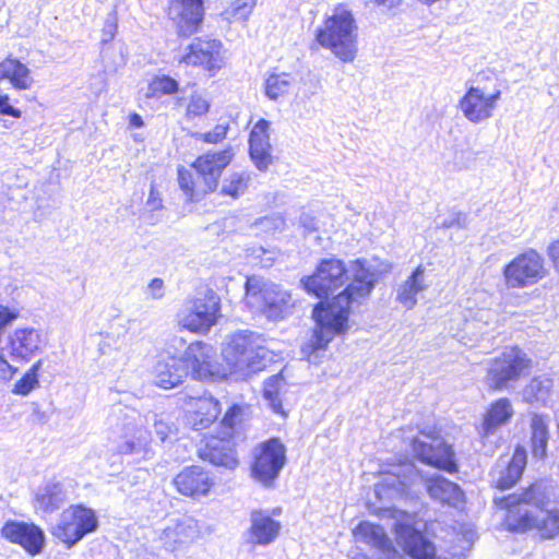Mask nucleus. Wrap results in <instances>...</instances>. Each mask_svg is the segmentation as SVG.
Here are the masks:
<instances>
[{"label":"nucleus","mask_w":559,"mask_h":559,"mask_svg":"<svg viewBox=\"0 0 559 559\" xmlns=\"http://www.w3.org/2000/svg\"><path fill=\"white\" fill-rule=\"evenodd\" d=\"M38 385V377H34L28 372L14 384L13 393L20 395H27L33 389Z\"/></svg>","instance_id":"obj_45"},{"label":"nucleus","mask_w":559,"mask_h":559,"mask_svg":"<svg viewBox=\"0 0 559 559\" xmlns=\"http://www.w3.org/2000/svg\"><path fill=\"white\" fill-rule=\"evenodd\" d=\"M116 31H117L116 19H115V16H111L106 21V23L104 25L102 41L103 43L110 41L115 37Z\"/></svg>","instance_id":"obj_52"},{"label":"nucleus","mask_w":559,"mask_h":559,"mask_svg":"<svg viewBox=\"0 0 559 559\" xmlns=\"http://www.w3.org/2000/svg\"><path fill=\"white\" fill-rule=\"evenodd\" d=\"M188 421L194 430L209 428L222 412L219 402L210 394L190 397Z\"/></svg>","instance_id":"obj_29"},{"label":"nucleus","mask_w":559,"mask_h":559,"mask_svg":"<svg viewBox=\"0 0 559 559\" xmlns=\"http://www.w3.org/2000/svg\"><path fill=\"white\" fill-rule=\"evenodd\" d=\"M188 66L202 67L215 75L224 64L222 43L216 39L194 38L179 60Z\"/></svg>","instance_id":"obj_17"},{"label":"nucleus","mask_w":559,"mask_h":559,"mask_svg":"<svg viewBox=\"0 0 559 559\" xmlns=\"http://www.w3.org/2000/svg\"><path fill=\"white\" fill-rule=\"evenodd\" d=\"M356 29L352 12L344 7H337L316 31V39L343 62H352L357 55Z\"/></svg>","instance_id":"obj_7"},{"label":"nucleus","mask_w":559,"mask_h":559,"mask_svg":"<svg viewBox=\"0 0 559 559\" xmlns=\"http://www.w3.org/2000/svg\"><path fill=\"white\" fill-rule=\"evenodd\" d=\"M532 369V359L518 346L506 348L489 362L487 380L497 391L509 390Z\"/></svg>","instance_id":"obj_9"},{"label":"nucleus","mask_w":559,"mask_h":559,"mask_svg":"<svg viewBox=\"0 0 559 559\" xmlns=\"http://www.w3.org/2000/svg\"><path fill=\"white\" fill-rule=\"evenodd\" d=\"M500 97V90L491 95H485L480 87L471 86L460 100L459 108L468 121L480 123L491 118Z\"/></svg>","instance_id":"obj_19"},{"label":"nucleus","mask_w":559,"mask_h":559,"mask_svg":"<svg viewBox=\"0 0 559 559\" xmlns=\"http://www.w3.org/2000/svg\"><path fill=\"white\" fill-rule=\"evenodd\" d=\"M147 205L152 211H157L163 206L162 199L159 198L158 192L155 191L153 186L151 187L150 195L147 199Z\"/></svg>","instance_id":"obj_55"},{"label":"nucleus","mask_w":559,"mask_h":559,"mask_svg":"<svg viewBox=\"0 0 559 559\" xmlns=\"http://www.w3.org/2000/svg\"><path fill=\"white\" fill-rule=\"evenodd\" d=\"M173 484L182 496L199 499L207 496L214 480L204 468L193 465L177 474Z\"/></svg>","instance_id":"obj_23"},{"label":"nucleus","mask_w":559,"mask_h":559,"mask_svg":"<svg viewBox=\"0 0 559 559\" xmlns=\"http://www.w3.org/2000/svg\"><path fill=\"white\" fill-rule=\"evenodd\" d=\"M527 463V453L523 447H516L512 456H500L492 472V481L499 489H508L521 478Z\"/></svg>","instance_id":"obj_22"},{"label":"nucleus","mask_w":559,"mask_h":559,"mask_svg":"<svg viewBox=\"0 0 559 559\" xmlns=\"http://www.w3.org/2000/svg\"><path fill=\"white\" fill-rule=\"evenodd\" d=\"M270 122L260 119L252 128L249 136L250 156L259 170H266L272 164V145L270 143Z\"/></svg>","instance_id":"obj_27"},{"label":"nucleus","mask_w":559,"mask_h":559,"mask_svg":"<svg viewBox=\"0 0 559 559\" xmlns=\"http://www.w3.org/2000/svg\"><path fill=\"white\" fill-rule=\"evenodd\" d=\"M286 452L285 444L278 438L259 443L252 451V477L265 487L272 486L286 464Z\"/></svg>","instance_id":"obj_11"},{"label":"nucleus","mask_w":559,"mask_h":559,"mask_svg":"<svg viewBox=\"0 0 559 559\" xmlns=\"http://www.w3.org/2000/svg\"><path fill=\"white\" fill-rule=\"evenodd\" d=\"M548 254L554 263L555 269L559 272V240L554 241L548 247Z\"/></svg>","instance_id":"obj_56"},{"label":"nucleus","mask_w":559,"mask_h":559,"mask_svg":"<svg viewBox=\"0 0 559 559\" xmlns=\"http://www.w3.org/2000/svg\"><path fill=\"white\" fill-rule=\"evenodd\" d=\"M414 455L421 462L448 473H455L457 464L452 447L436 432H420L412 440Z\"/></svg>","instance_id":"obj_14"},{"label":"nucleus","mask_w":559,"mask_h":559,"mask_svg":"<svg viewBox=\"0 0 559 559\" xmlns=\"http://www.w3.org/2000/svg\"><path fill=\"white\" fill-rule=\"evenodd\" d=\"M67 500L63 485L59 481L49 480L38 487L35 492V508L46 513L58 510Z\"/></svg>","instance_id":"obj_33"},{"label":"nucleus","mask_w":559,"mask_h":559,"mask_svg":"<svg viewBox=\"0 0 559 559\" xmlns=\"http://www.w3.org/2000/svg\"><path fill=\"white\" fill-rule=\"evenodd\" d=\"M45 346L43 333L34 328L15 329L8 337L9 355L15 361H29Z\"/></svg>","instance_id":"obj_21"},{"label":"nucleus","mask_w":559,"mask_h":559,"mask_svg":"<svg viewBox=\"0 0 559 559\" xmlns=\"http://www.w3.org/2000/svg\"><path fill=\"white\" fill-rule=\"evenodd\" d=\"M425 271L424 266L418 265L396 289V301L407 310L413 309L417 305L418 296L429 287Z\"/></svg>","instance_id":"obj_31"},{"label":"nucleus","mask_w":559,"mask_h":559,"mask_svg":"<svg viewBox=\"0 0 559 559\" xmlns=\"http://www.w3.org/2000/svg\"><path fill=\"white\" fill-rule=\"evenodd\" d=\"M168 348H167V356H176L180 352H185V349L188 347L186 346V341L180 336H173L168 341Z\"/></svg>","instance_id":"obj_51"},{"label":"nucleus","mask_w":559,"mask_h":559,"mask_svg":"<svg viewBox=\"0 0 559 559\" xmlns=\"http://www.w3.org/2000/svg\"><path fill=\"white\" fill-rule=\"evenodd\" d=\"M246 296L250 306L272 319L283 316L290 298L286 292L280 289L275 284L264 283L257 276L247 280Z\"/></svg>","instance_id":"obj_15"},{"label":"nucleus","mask_w":559,"mask_h":559,"mask_svg":"<svg viewBox=\"0 0 559 559\" xmlns=\"http://www.w3.org/2000/svg\"><path fill=\"white\" fill-rule=\"evenodd\" d=\"M17 368L10 365L2 355H0V379H10Z\"/></svg>","instance_id":"obj_53"},{"label":"nucleus","mask_w":559,"mask_h":559,"mask_svg":"<svg viewBox=\"0 0 559 559\" xmlns=\"http://www.w3.org/2000/svg\"><path fill=\"white\" fill-rule=\"evenodd\" d=\"M145 294L153 299L163 298L165 295L164 281L159 277L151 280V282L146 286Z\"/></svg>","instance_id":"obj_47"},{"label":"nucleus","mask_w":559,"mask_h":559,"mask_svg":"<svg viewBox=\"0 0 559 559\" xmlns=\"http://www.w3.org/2000/svg\"><path fill=\"white\" fill-rule=\"evenodd\" d=\"M283 385L284 378L282 373L274 374L264 382V399L269 401L272 409L275 413H283L282 402L280 400V393Z\"/></svg>","instance_id":"obj_39"},{"label":"nucleus","mask_w":559,"mask_h":559,"mask_svg":"<svg viewBox=\"0 0 559 559\" xmlns=\"http://www.w3.org/2000/svg\"><path fill=\"white\" fill-rule=\"evenodd\" d=\"M352 559H369L365 554L357 552L355 554Z\"/></svg>","instance_id":"obj_60"},{"label":"nucleus","mask_w":559,"mask_h":559,"mask_svg":"<svg viewBox=\"0 0 559 559\" xmlns=\"http://www.w3.org/2000/svg\"><path fill=\"white\" fill-rule=\"evenodd\" d=\"M179 85L178 82L168 76V75H159L155 76L148 84L147 96L148 97H158L162 95H171L178 92Z\"/></svg>","instance_id":"obj_40"},{"label":"nucleus","mask_w":559,"mask_h":559,"mask_svg":"<svg viewBox=\"0 0 559 559\" xmlns=\"http://www.w3.org/2000/svg\"><path fill=\"white\" fill-rule=\"evenodd\" d=\"M219 311V297L212 289H205L185 300L177 313V321L190 332L207 333L216 324Z\"/></svg>","instance_id":"obj_8"},{"label":"nucleus","mask_w":559,"mask_h":559,"mask_svg":"<svg viewBox=\"0 0 559 559\" xmlns=\"http://www.w3.org/2000/svg\"><path fill=\"white\" fill-rule=\"evenodd\" d=\"M257 0H235L231 9V16L238 20H247Z\"/></svg>","instance_id":"obj_44"},{"label":"nucleus","mask_w":559,"mask_h":559,"mask_svg":"<svg viewBox=\"0 0 559 559\" xmlns=\"http://www.w3.org/2000/svg\"><path fill=\"white\" fill-rule=\"evenodd\" d=\"M552 386L551 378L534 377L522 391L523 401L531 405L545 406L550 399Z\"/></svg>","instance_id":"obj_36"},{"label":"nucleus","mask_w":559,"mask_h":559,"mask_svg":"<svg viewBox=\"0 0 559 559\" xmlns=\"http://www.w3.org/2000/svg\"><path fill=\"white\" fill-rule=\"evenodd\" d=\"M154 382L163 389L179 385L188 377V369L176 356H165L157 360L153 368Z\"/></svg>","instance_id":"obj_30"},{"label":"nucleus","mask_w":559,"mask_h":559,"mask_svg":"<svg viewBox=\"0 0 559 559\" xmlns=\"http://www.w3.org/2000/svg\"><path fill=\"white\" fill-rule=\"evenodd\" d=\"M285 218L280 214L264 216L255 221L254 226L265 234H275L285 228Z\"/></svg>","instance_id":"obj_42"},{"label":"nucleus","mask_w":559,"mask_h":559,"mask_svg":"<svg viewBox=\"0 0 559 559\" xmlns=\"http://www.w3.org/2000/svg\"><path fill=\"white\" fill-rule=\"evenodd\" d=\"M423 481L432 500L454 508L463 503L464 493L457 484L441 475L424 479L414 463L408 461L394 464L390 469L381 472L380 480L374 485V492L381 500L407 497L415 493Z\"/></svg>","instance_id":"obj_3"},{"label":"nucleus","mask_w":559,"mask_h":559,"mask_svg":"<svg viewBox=\"0 0 559 559\" xmlns=\"http://www.w3.org/2000/svg\"><path fill=\"white\" fill-rule=\"evenodd\" d=\"M300 224L305 228L307 233H312L318 229V224L314 217L307 213H302L300 215Z\"/></svg>","instance_id":"obj_54"},{"label":"nucleus","mask_w":559,"mask_h":559,"mask_svg":"<svg viewBox=\"0 0 559 559\" xmlns=\"http://www.w3.org/2000/svg\"><path fill=\"white\" fill-rule=\"evenodd\" d=\"M354 535L357 540L370 545L378 550L383 559H397L400 552L394 547L392 540L386 535L384 528L371 522H361L355 530Z\"/></svg>","instance_id":"obj_26"},{"label":"nucleus","mask_w":559,"mask_h":559,"mask_svg":"<svg viewBox=\"0 0 559 559\" xmlns=\"http://www.w3.org/2000/svg\"><path fill=\"white\" fill-rule=\"evenodd\" d=\"M111 421H120L126 431V440L118 445L120 454H142L144 459L151 454V432L144 424L153 423L156 436L165 441L171 430L169 424L157 414L142 417L141 414L128 406H116L110 414Z\"/></svg>","instance_id":"obj_4"},{"label":"nucleus","mask_w":559,"mask_h":559,"mask_svg":"<svg viewBox=\"0 0 559 559\" xmlns=\"http://www.w3.org/2000/svg\"><path fill=\"white\" fill-rule=\"evenodd\" d=\"M222 354L230 372L243 379L263 370L273 360V353L265 346V340L247 331L234 334Z\"/></svg>","instance_id":"obj_5"},{"label":"nucleus","mask_w":559,"mask_h":559,"mask_svg":"<svg viewBox=\"0 0 559 559\" xmlns=\"http://www.w3.org/2000/svg\"><path fill=\"white\" fill-rule=\"evenodd\" d=\"M281 527V523L264 511H252L247 542L252 546H267L277 538Z\"/></svg>","instance_id":"obj_28"},{"label":"nucleus","mask_w":559,"mask_h":559,"mask_svg":"<svg viewBox=\"0 0 559 559\" xmlns=\"http://www.w3.org/2000/svg\"><path fill=\"white\" fill-rule=\"evenodd\" d=\"M233 156V150L227 147L218 152H207L198 157L192 165L197 171V178H193L189 170L180 167L178 169V182L187 198L190 201H195L214 191L218 186V179L223 170L231 162Z\"/></svg>","instance_id":"obj_6"},{"label":"nucleus","mask_w":559,"mask_h":559,"mask_svg":"<svg viewBox=\"0 0 559 559\" xmlns=\"http://www.w3.org/2000/svg\"><path fill=\"white\" fill-rule=\"evenodd\" d=\"M1 80H9L16 90H28L34 83L29 69L13 58H8L0 62Z\"/></svg>","instance_id":"obj_34"},{"label":"nucleus","mask_w":559,"mask_h":559,"mask_svg":"<svg viewBox=\"0 0 559 559\" xmlns=\"http://www.w3.org/2000/svg\"><path fill=\"white\" fill-rule=\"evenodd\" d=\"M559 489L552 479H539L521 492L496 498L495 503L507 510L504 524L508 531L523 533L537 530L543 538L559 534Z\"/></svg>","instance_id":"obj_2"},{"label":"nucleus","mask_w":559,"mask_h":559,"mask_svg":"<svg viewBox=\"0 0 559 559\" xmlns=\"http://www.w3.org/2000/svg\"><path fill=\"white\" fill-rule=\"evenodd\" d=\"M213 348L203 342H193L188 345L183 354L178 357L187 366L188 374L198 380H212L218 378V372L212 361Z\"/></svg>","instance_id":"obj_20"},{"label":"nucleus","mask_w":559,"mask_h":559,"mask_svg":"<svg viewBox=\"0 0 559 559\" xmlns=\"http://www.w3.org/2000/svg\"><path fill=\"white\" fill-rule=\"evenodd\" d=\"M0 533L3 538L20 545L31 556L39 555L45 547V533L34 523L8 521Z\"/></svg>","instance_id":"obj_18"},{"label":"nucleus","mask_w":559,"mask_h":559,"mask_svg":"<svg viewBox=\"0 0 559 559\" xmlns=\"http://www.w3.org/2000/svg\"><path fill=\"white\" fill-rule=\"evenodd\" d=\"M514 415V408L511 401L501 397L491 403L484 415L480 435L483 438L495 433L500 427L507 425Z\"/></svg>","instance_id":"obj_32"},{"label":"nucleus","mask_w":559,"mask_h":559,"mask_svg":"<svg viewBox=\"0 0 559 559\" xmlns=\"http://www.w3.org/2000/svg\"><path fill=\"white\" fill-rule=\"evenodd\" d=\"M199 455L203 461H209L215 466L233 469L238 465L235 444L230 438L225 436L210 437L199 449Z\"/></svg>","instance_id":"obj_25"},{"label":"nucleus","mask_w":559,"mask_h":559,"mask_svg":"<svg viewBox=\"0 0 559 559\" xmlns=\"http://www.w3.org/2000/svg\"><path fill=\"white\" fill-rule=\"evenodd\" d=\"M129 121L130 124L134 128H141L144 124L142 117L135 112L130 115Z\"/></svg>","instance_id":"obj_57"},{"label":"nucleus","mask_w":559,"mask_h":559,"mask_svg":"<svg viewBox=\"0 0 559 559\" xmlns=\"http://www.w3.org/2000/svg\"><path fill=\"white\" fill-rule=\"evenodd\" d=\"M203 0H174L169 7V16L176 23L181 35L197 32L203 21Z\"/></svg>","instance_id":"obj_24"},{"label":"nucleus","mask_w":559,"mask_h":559,"mask_svg":"<svg viewBox=\"0 0 559 559\" xmlns=\"http://www.w3.org/2000/svg\"><path fill=\"white\" fill-rule=\"evenodd\" d=\"M439 226L442 228H451V227H459V228H465L466 227V215L462 213H455L451 217L443 219L441 223H439Z\"/></svg>","instance_id":"obj_50"},{"label":"nucleus","mask_w":559,"mask_h":559,"mask_svg":"<svg viewBox=\"0 0 559 559\" xmlns=\"http://www.w3.org/2000/svg\"><path fill=\"white\" fill-rule=\"evenodd\" d=\"M400 0H376L378 4L392 8L399 3Z\"/></svg>","instance_id":"obj_59"},{"label":"nucleus","mask_w":559,"mask_h":559,"mask_svg":"<svg viewBox=\"0 0 559 559\" xmlns=\"http://www.w3.org/2000/svg\"><path fill=\"white\" fill-rule=\"evenodd\" d=\"M227 127L218 124L212 131L199 133L198 139H202L206 143H217L226 138Z\"/></svg>","instance_id":"obj_46"},{"label":"nucleus","mask_w":559,"mask_h":559,"mask_svg":"<svg viewBox=\"0 0 559 559\" xmlns=\"http://www.w3.org/2000/svg\"><path fill=\"white\" fill-rule=\"evenodd\" d=\"M242 420V407L239 405L230 406L225 413L221 426L223 436L230 438L237 424Z\"/></svg>","instance_id":"obj_41"},{"label":"nucleus","mask_w":559,"mask_h":559,"mask_svg":"<svg viewBox=\"0 0 559 559\" xmlns=\"http://www.w3.org/2000/svg\"><path fill=\"white\" fill-rule=\"evenodd\" d=\"M399 513L400 519L393 525L396 542L412 559H448L444 555L438 554L435 543L415 527L411 514Z\"/></svg>","instance_id":"obj_12"},{"label":"nucleus","mask_w":559,"mask_h":559,"mask_svg":"<svg viewBox=\"0 0 559 559\" xmlns=\"http://www.w3.org/2000/svg\"><path fill=\"white\" fill-rule=\"evenodd\" d=\"M350 277L352 282L343 292L331 301H321L313 308L316 329L309 341L301 346L302 358L311 364H320L328 344L346 331L352 306L371 294L377 275L362 260L353 261L347 267L343 260L331 257L322 259L311 275L300 280L308 294L325 299Z\"/></svg>","instance_id":"obj_1"},{"label":"nucleus","mask_w":559,"mask_h":559,"mask_svg":"<svg viewBox=\"0 0 559 559\" xmlns=\"http://www.w3.org/2000/svg\"><path fill=\"white\" fill-rule=\"evenodd\" d=\"M250 181L251 176L248 173H233L224 179L221 193L237 199L247 191Z\"/></svg>","instance_id":"obj_38"},{"label":"nucleus","mask_w":559,"mask_h":559,"mask_svg":"<svg viewBox=\"0 0 559 559\" xmlns=\"http://www.w3.org/2000/svg\"><path fill=\"white\" fill-rule=\"evenodd\" d=\"M97 527L98 520L94 510L76 504L70 506L60 513L58 522L51 528V534L71 548L85 535L95 532Z\"/></svg>","instance_id":"obj_10"},{"label":"nucleus","mask_w":559,"mask_h":559,"mask_svg":"<svg viewBox=\"0 0 559 559\" xmlns=\"http://www.w3.org/2000/svg\"><path fill=\"white\" fill-rule=\"evenodd\" d=\"M0 115L11 116L14 118L21 117L20 109L15 108L9 103V96L0 91Z\"/></svg>","instance_id":"obj_49"},{"label":"nucleus","mask_w":559,"mask_h":559,"mask_svg":"<svg viewBox=\"0 0 559 559\" xmlns=\"http://www.w3.org/2000/svg\"><path fill=\"white\" fill-rule=\"evenodd\" d=\"M43 366V360H37L26 372L31 373L34 377H38V371Z\"/></svg>","instance_id":"obj_58"},{"label":"nucleus","mask_w":559,"mask_h":559,"mask_svg":"<svg viewBox=\"0 0 559 559\" xmlns=\"http://www.w3.org/2000/svg\"><path fill=\"white\" fill-rule=\"evenodd\" d=\"M549 416L544 414H532L531 417V444L532 453L536 459L547 456V445L549 440Z\"/></svg>","instance_id":"obj_35"},{"label":"nucleus","mask_w":559,"mask_h":559,"mask_svg":"<svg viewBox=\"0 0 559 559\" xmlns=\"http://www.w3.org/2000/svg\"><path fill=\"white\" fill-rule=\"evenodd\" d=\"M200 535L198 521L190 515H180L168 520L158 534V540L166 550L177 552L188 549Z\"/></svg>","instance_id":"obj_16"},{"label":"nucleus","mask_w":559,"mask_h":559,"mask_svg":"<svg viewBox=\"0 0 559 559\" xmlns=\"http://www.w3.org/2000/svg\"><path fill=\"white\" fill-rule=\"evenodd\" d=\"M497 313L490 309H479L474 317V322H467V329L476 325L477 323H481L484 325H488L491 322L496 321Z\"/></svg>","instance_id":"obj_48"},{"label":"nucleus","mask_w":559,"mask_h":559,"mask_svg":"<svg viewBox=\"0 0 559 559\" xmlns=\"http://www.w3.org/2000/svg\"><path fill=\"white\" fill-rule=\"evenodd\" d=\"M294 82V78L289 73H273L265 80V95L271 100H276L281 96L286 95Z\"/></svg>","instance_id":"obj_37"},{"label":"nucleus","mask_w":559,"mask_h":559,"mask_svg":"<svg viewBox=\"0 0 559 559\" xmlns=\"http://www.w3.org/2000/svg\"><path fill=\"white\" fill-rule=\"evenodd\" d=\"M547 274L544 258L534 249L516 255L503 267L509 288H525L535 285Z\"/></svg>","instance_id":"obj_13"},{"label":"nucleus","mask_w":559,"mask_h":559,"mask_svg":"<svg viewBox=\"0 0 559 559\" xmlns=\"http://www.w3.org/2000/svg\"><path fill=\"white\" fill-rule=\"evenodd\" d=\"M210 109V103L200 94H192L187 107V117L204 116Z\"/></svg>","instance_id":"obj_43"}]
</instances>
